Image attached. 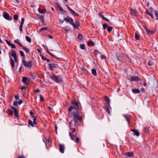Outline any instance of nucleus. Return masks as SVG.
Returning a JSON list of instances; mask_svg holds the SVG:
<instances>
[{
    "instance_id": "nucleus-1",
    "label": "nucleus",
    "mask_w": 158,
    "mask_h": 158,
    "mask_svg": "<svg viewBox=\"0 0 158 158\" xmlns=\"http://www.w3.org/2000/svg\"><path fill=\"white\" fill-rule=\"evenodd\" d=\"M71 117L73 118V120L74 121V123H76L77 120L81 121L82 120V117L81 116H79L78 114V111L73 112L71 113Z\"/></svg>"
},
{
    "instance_id": "nucleus-2",
    "label": "nucleus",
    "mask_w": 158,
    "mask_h": 158,
    "mask_svg": "<svg viewBox=\"0 0 158 158\" xmlns=\"http://www.w3.org/2000/svg\"><path fill=\"white\" fill-rule=\"evenodd\" d=\"M49 77L51 79L57 83H59L62 80V78L61 77H59L54 74H50Z\"/></svg>"
},
{
    "instance_id": "nucleus-3",
    "label": "nucleus",
    "mask_w": 158,
    "mask_h": 158,
    "mask_svg": "<svg viewBox=\"0 0 158 158\" xmlns=\"http://www.w3.org/2000/svg\"><path fill=\"white\" fill-rule=\"evenodd\" d=\"M22 63L23 64L24 66L27 68H31L32 66V61H29L27 63H26L25 60L24 59L23 60H22Z\"/></svg>"
},
{
    "instance_id": "nucleus-4",
    "label": "nucleus",
    "mask_w": 158,
    "mask_h": 158,
    "mask_svg": "<svg viewBox=\"0 0 158 158\" xmlns=\"http://www.w3.org/2000/svg\"><path fill=\"white\" fill-rule=\"evenodd\" d=\"M9 55H11V56L13 57L15 60L16 62L17 61V57L16 52L14 50H11V52H9Z\"/></svg>"
},
{
    "instance_id": "nucleus-5",
    "label": "nucleus",
    "mask_w": 158,
    "mask_h": 158,
    "mask_svg": "<svg viewBox=\"0 0 158 158\" xmlns=\"http://www.w3.org/2000/svg\"><path fill=\"white\" fill-rule=\"evenodd\" d=\"M129 80L131 81H135V82H137L139 81H141V79L139 77L135 76H131L130 79H129Z\"/></svg>"
},
{
    "instance_id": "nucleus-6",
    "label": "nucleus",
    "mask_w": 158,
    "mask_h": 158,
    "mask_svg": "<svg viewBox=\"0 0 158 158\" xmlns=\"http://www.w3.org/2000/svg\"><path fill=\"white\" fill-rule=\"evenodd\" d=\"M72 121H71L70 123V130H72V131L71 132H74L76 131V123H75L73 125L72 123Z\"/></svg>"
},
{
    "instance_id": "nucleus-7",
    "label": "nucleus",
    "mask_w": 158,
    "mask_h": 158,
    "mask_svg": "<svg viewBox=\"0 0 158 158\" xmlns=\"http://www.w3.org/2000/svg\"><path fill=\"white\" fill-rule=\"evenodd\" d=\"M3 17L6 19L8 20H11L12 19V17H10L9 14L6 12L4 11L3 12Z\"/></svg>"
},
{
    "instance_id": "nucleus-8",
    "label": "nucleus",
    "mask_w": 158,
    "mask_h": 158,
    "mask_svg": "<svg viewBox=\"0 0 158 158\" xmlns=\"http://www.w3.org/2000/svg\"><path fill=\"white\" fill-rule=\"evenodd\" d=\"M73 109L77 111V110L79 109L78 106L74 105L71 106L69 108L68 111L69 112H71Z\"/></svg>"
},
{
    "instance_id": "nucleus-9",
    "label": "nucleus",
    "mask_w": 158,
    "mask_h": 158,
    "mask_svg": "<svg viewBox=\"0 0 158 158\" xmlns=\"http://www.w3.org/2000/svg\"><path fill=\"white\" fill-rule=\"evenodd\" d=\"M30 115L32 116V117L33 118V120H34V123L35 124H36L37 123L36 121V120L37 119V117H35L34 113L31 111H30L29 112Z\"/></svg>"
},
{
    "instance_id": "nucleus-10",
    "label": "nucleus",
    "mask_w": 158,
    "mask_h": 158,
    "mask_svg": "<svg viewBox=\"0 0 158 158\" xmlns=\"http://www.w3.org/2000/svg\"><path fill=\"white\" fill-rule=\"evenodd\" d=\"M123 55L124 54L123 53L120 54L119 53H116V57L118 60L120 61L122 60L123 58Z\"/></svg>"
},
{
    "instance_id": "nucleus-11",
    "label": "nucleus",
    "mask_w": 158,
    "mask_h": 158,
    "mask_svg": "<svg viewBox=\"0 0 158 158\" xmlns=\"http://www.w3.org/2000/svg\"><path fill=\"white\" fill-rule=\"evenodd\" d=\"M67 7L68 10L71 12V13L74 15V16H78L79 14L76 13L69 6H67Z\"/></svg>"
},
{
    "instance_id": "nucleus-12",
    "label": "nucleus",
    "mask_w": 158,
    "mask_h": 158,
    "mask_svg": "<svg viewBox=\"0 0 158 158\" xmlns=\"http://www.w3.org/2000/svg\"><path fill=\"white\" fill-rule=\"evenodd\" d=\"M6 41L8 45L10 46L12 48H16L15 45L14 44H11L10 41L7 40H6Z\"/></svg>"
},
{
    "instance_id": "nucleus-13",
    "label": "nucleus",
    "mask_w": 158,
    "mask_h": 158,
    "mask_svg": "<svg viewBox=\"0 0 158 158\" xmlns=\"http://www.w3.org/2000/svg\"><path fill=\"white\" fill-rule=\"evenodd\" d=\"M59 148L60 151L62 153H63L64 152V145L61 144H59Z\"/></svg>"
},
{
    "instance_id": "nucleus-14",
    "label": "nucleus",
    "mask_w": 158,
    "mask_h": 158,
    "mask_svg": "<svg viewBox=\"0 0 158 158\" xmlns=\"http://www.w3.org/2000/svg\"><path fill=\"white\" fill-rule=\"evenodd\" d=\"M131 131L133 132L134 134L136 136H138L140 135L139 132L137 130L135 129H132Z\"/></svg>"
},
{
    "instance_id": "nucleus-15",
    "label": "nucleus",
    "mask_w": 158,
    "mask_h": 158,
    "mask_svg": "<svg viewBox=\"0 0 158 158\" xmlns=\"http://www.w3.org/2000/svg\"><path fill=\"white\" fill-rule=\"evenodd\" d=\"M125 156L129 157H132L134 155V154L133 152H126L125 153Z\"/></svg>"
},
{
    "instance_id": "nucleus-16",
    "label": "nucleus",
    "mask_w": 158,
    "mask_h": 158,
    "mask_svg": "<svg viewBox=\"0 0 158 158\" xmlns=\"http://www.w3.org/2000/svg\"><path fill=\"white\" fill-rule=\"evenodd\" d=\"M130 13L132 15H135L136 16H137V15L136 14V12L135 10L133 8H131V9L130 10Z\"/></svg>"
},
{
    "instance_id": "nucleus-17",
    "label": "nucleus",
    "mask_w": 158,
    "mask_h": 158,
    "mask_svg": "<svg viewBox=\"0 0 158 158\" xmlns=\"http://www.w3.org/2000/svg\"><path fill=\"white\" fill-rule=\"evenodd\" d=\"M48 65L50 68V69L51 70H53V68H55L56 67L55 64L53 63L52 64H49Z\"/></svg>"
},
{
    "instance_id": "nucleus-18",
    "label": "nucleus",
    "mask_w": 158,
    "mask_h": 158,
    "mask_svg": "<svg viewBox=\"0 0 158 158\" xmlns=\"http://www.w3.org/2000/svg\"><path fill=\"white\" fill-rule=\"evenodd\" d=\"M27 78L25 77H24L23 78L22 81L23 83H25L26 85H28L29 84V83L27 82Z\"/></svg>"
},
{
    "instance_id": "nucleus-19",
    "label": "nucleus",
    "mask_w": 158,
    "mask_h": 158,
    "mask_svg": "<svg viewBox=\"0 0 158 158\" xmlns=\"http://www.w3.org/2000/svg\"><path fill=\"white\" fill-rule=\"evenodd\" d=\"M145 30L147 32L148 34H149L152 35L153 33H154V32H155V31L154 30L149 31L147 28H146V29L145 28Z\"/></svg>"
},
{
    "instance_id": "nucleus-20",
    "label": "nucleus",
    "mask_w": 158,
    "mask_h": 158,
    "mask_svg": "<svg viewBox=\"0 0 158 158\" xmlns=\"http://www.w3.org/2000/svg\"><path fill=\"white\" fill-rule=\"evenodd\" d=\"M73 133L69 132V135L71 139L72 140H74L75 138V135L73 134Z\"/></svg>"
},
{
    "instance_id": "nucleus-21",
    "label": "nucleus",
    "mask_w": 158,
    "mask_h": 158,
    "mask_svg": "<svg viewBox=\"0 0 158 158\" xmlns=\"http://www.w3.org/2000/svg\"><path fill=\"white\" fill-rule=\"evenodd\" d=\"M132 92L135 94H139L140 93V91L139 89H132Z\"/></svg>"
},
{
    "instance_id": "nucleus-22",
    "label": "nucleus",
    "mask_w": 158,
    "mask_h": 158,
    "mask_svg": "<svg viewBox=\"0 0 158 158\" xmlns=\"http://www.w3.org/2000/svg\"><path fill=\"white\" fill-rule=\"evenodd\" d=\"M19 52H20V54L21 56L23 57L22 60H23V59H24V60H25V55H24V54L23 52L22 51H20Z\"/></svg>"
},
{
    "instance_id": "nucleus-23",
    "label": "nucleus",
    "mask_w": 158,
    "mask_h": 158,
    "mask_svg": "<svg viewBox=\"0 0 158 158\" xmlns=\"http://www.w3.org/2000/svg\"><path fill=\"white\" fill-rule=\"evenodd\" d=\"M10 64L12 67L13 68L15 67V63L13 59L11 58L10 60Z\"/></svg>"
},
{
    "instance_id": "nucleus-24",
    "label": "nucleus",
    "mask_w": 158,
    "mask_h": 158,
    "mask_svg": "<svg viewBox=\"0 0 158 158\" xmlns=\"http://www.w3.org/2000/svg\"><path fill=\"white\" fill-rule=\"evenodd\" d=\"M123 116L124 117H125V118H126L127 121L128 122V124H129V118H130V117L128 115H127V114H125V115H123Z\"/></svg>"
},
{
    "instance_id": "nucleus-25",
    "label": "nucleus",
    "mask_w": 158,
    "mask_h": 158,
    "mask_svg": "<svg viewBox=\"0 0 158 158\" xmlns=\"http://www.w3.org/2000/svg\"><path fill=\"white\" fill-rule=\"evenodd\" d=\"M14 42L15 43L18 44L20 47H23V45L21 44V43L19 42V40L18 39L14 40Z\"/></svg>"
},
{
    "instance_id": "nucleus-26",
    "label": "nucleus",
    "mask_w": 158,
    "mask_h": 158,
    "mask_svg": "<svg viewBox=\"0 0 158 158\" xmlns=\"http://www.w3.org/2000/svg\"><path fill=\"white\" fill-rule=\"evenodd\" d=\"M71 24L73 26L74 28L75 29H76V26L75 25V24L73 22V19H71L70 20V22Z\"/></svg>"
},
{
    "instance_id": "nucleus-27",
    "label": "nucleus",
    "mask_w": 158,
    "mask_h": 158,
    "mask_svg": "<svg viewBox=\"0 0 158 158\" xmlns=\"http://www.w3.org/2000/svg\"><path fill=\"white\" fill-rule=\"evenodd\" d=\"M71 24L73 26L74 28L75 29H76V26L75 25V24L73 22V19H71L70 20V22Z\"/></svg>"
},
{
    "instance_id": "nucleus-28",
    "label": "nucleus",
    "mask_w": 158,
    "mask_h": 158,
    "mask_svg": "<svg viewBox=\"0 0 158 158\" xmlns=\"http://www.w3.org/2000/svg\"><path fill=\"white\" fill-rule=\"evenodd\" d=\"M38 16L40 19L41 20L43 21L44 20V15H38Z\"/></svg>"
},
{
    "instance_id": "nucleus-29",
    "label": "nucleus",
    "mask_w": 158,
    "mask_h": 158,
    "mask_svg": "<svg viewBox=\"0 0 158 158\" xmlns=\"http://www.w3.org/2000/svg\"><path fill=\"white\" fill-rule=\"evenodd\" d=\"M72 19L70 17H67L64 18V20L67 22H70V20Z\"/></svg>"
},
{
    "instance_id": "nucleus-30",
    "label": "nucleus",
    "mask_w": 158,
    "mask_h": 158,
    "mask_svg": "<svg viewBox=\"0 0 158 158\" xmlns=\"http://www.w3.org/2000/svg\"><path fill=\"white\" fill-rule=\"evenodd\" d=\"M46 9H44L43 10H41L40 9H38V11L41 14H43L44 13V12H46Z\"/></svg>"
},
{
    "instance_id": "nucleus-31",
    "label": "nucleus",
    "mask_w": 158,
    "mask_h": 158,
    "mask_svg": "<svg viewBox=\"0 0 158 158\" xmlns=\"http://www.w3.org/2000/svg\"><path fill=\"white\" fill-rule=\"evenodd\" d=\"M28 123L29 125H31V126L33 127L34 126V125H35L34 123V122H33L30 119H29L28 121Z\"/></svg>"
},
{
    "instance_id": "nucleus-32",
    "label": "nucleus",
    "mask_w": 158,
    "mask_h": 158,
    "mask_svg": "<svg viewBox=\"0 0 158 158\" xmlns=\"http://www.w3.org/2000/svg\"><path fill=\"white\" fill-rule=\"evenodd\" d=\"M23 48V49L25 50L26 52L27 53H29L30 52V50L28 48H26L25 47H24L23 46V47H22Z\"/></svg>"
},
{
    "instance_id": "nucleus-33",
    "label": "nucleus",
    "mask_w": 158,
    "mask_h": 158,
    "mask_svg": "<svg viewBox=\"0 0 158 158\" xmlns=\"http://www.w3.org/2000/svg\"><path fill=\"white\" fill-rule=\"evenodd\" d=\"M92 73L94 76L97 75V72L96 70L95 69H93L92 70Z\"/></svg>"
},
{
    "instance_id": "nucleus-34",
    "label": "nucleus",
    "mask_w": 158,
    "mask_h": 158,
    "mask_svg": "<svg viewBox=\"0 0 158 158\" xmlns=\"http://www.w3.org/2000/svg\"><path fill=\"white\" fill-rule=\"evenodd\" d=\"M72 104L74 106H78L79 105L78 102L75 101H73L72 102Z\"/></svg>"
},
{
    "instance_id": "nucleus-35",
    "label": "nucleus",
    "mask_w": 158,
    "mask_h": 158,
    "mask_svg": "<svg viewBox=\"0 0 158 158\" xmlns=\"http://www.w3.org/2000/svg\"><path fill=\"white\" fill-rule=\"evenodd\" d=\"M135 39L137 40H139L140 39L139 36V35L136 33H135Z\"/></svg>"
},
{
    "instance_id": "nucleus-36",
    "label": "nucleus",
    "mask_w": 158,
    "mask_h": 158,
    "mask_svg": "<svg viewBox=\"0 0 158 158\" xmlns=\"http://www.w3.org/2000/svg\"><path fill=\"white\" fill-rule=\"evenodd\" d=\"M26 39L27 41L29 43H31V38L28 36H26Z\"/></svg>"
},
{
    "instance_id": "nucleus-37",
    "label": "nucleus",
    "mask_w": 158,
    "mask_h": 158,
    "mask_svg": "<svg viewBox=\"0 0 158 158\" xmlns=\"http://www.w3.org/2000/svg\"><path fill=\"white\" fill-rule=\"evenodd\" d=\"M14 116L15 117H17L18 118H19V115H18V112L17 111V110H16L15 111H14Z\"/></svg>"
},
{
    "instance_id": "nucleus-38",
    "label": "nucleus",
    "mask_w": 158,
    "mask_h": 158,
    "mask_svg": "<svg viewBox=\"0 0 158 158\" xmlns=\"http://www.w3.org/2000/svg\"><path fill=\"white\" fill-rule=\"evenodd\" d=\"M104 100L108 102V103L110 102V99L107 96H104Z\"/></svg>"
},
{
    "instance_id": "nucleus-39",
    "label": "nucleus",
    "mask_w": 158,
    "mask_h": 158,
    "mask_svg": "<svg viewBox=\"0 0 158 158\" xmlns=\"http://www.w3.org/2000/svg\"><path fill=\"white\" fill-rule=\"evenodd\" d=\"M113 28V27H112L108 26L107 28V30L109 32H110L112 31Z\"/></svg>"
},
{
    "instance_id": "nucleus-40",
    "label": "nucleus",
    "mask_w": 158,
    "mask_h": 158,
    "mask_svg": "<svg viewBox=\"0 0 158 158\" xmlns=\"http://www.w3.org/2000/svg\"><path fill=\"white\" fill-rule=\"evenodd\" d=\"M155 15L156 19L158 20V12L157 11H155Z\"/></svg>"
},
{
    "instance_id": "nucleus-41",
    "label": "nucleus",
    "mask_w": 158,
    "mask_h": 158,
    "mask_svg": "<svg viewBox=\"0 0 158 158\" xmlns=\"http://www.w3.org/2000/svg\"><path fill=\"white\" fill-rule=\"evenodd\" d=\"M31 76L32 77L33 79H35V74L34 73H31Z\"/></svg>"
},
{
    "instance_id": "nucleus-42",
    "label": "nucleus",
    "mask_w": 158,
    "mask_h": 158,
    "mask_svg": "<svg viewBox=\"0 0 158 158\" xmlns=\"http://www.w3.org/2000/svg\"><path fill=\"white\" fill-rule=\"evenodd\" d=\"M78 37L80 40H82L83 39V37L81 34H79Z\"/></svg>"
},
{
    "instance_id": "nucleus-43",
    "label": "nucleus",
    "mask_w": 158,
    "mask_h": 158,
    "mask_svg": "<svg viewBox=\"0 0 158 158\" xmlns=\"http://www.w3.org/2000/svg\"><path fill=\"white\" fill-rule=\"evenodd\" d=\"M75 25L76 26V29H77L78 27L80 26L79 23L78 21H75Z\"/></svg>"
},
{
    "instance_id": "nucleus-44",
    "label": "nucleus",
    "mask_w": 158,
    "mask_h": 158,
    "mask_svg": "<svg viewBox=\"0 0 158 158\" xmlns=\"http://www.w3.org/2000/svg\"><path fill=\"white\" fill-rule=\"evenodd\" d=\"M88 44L89 45L93 46L94 44V43L92 41H89L88 42Z\"/></svg>"
},
{
    "instance_id": "nucleus-45",
    "label": "nucleus",
    "mask_w": 158,
    "mask_h": 158,
    "mask_svg": "<svg viewBox=\"0 0 158 158\" xmlns=\"http://www.w3.org/2000/svg\"><path fill=\"white\" fill-rule=\"evenodd\" d=\"M8 114L10 115L13 114V112L10 110H8Z\"/></svg>"
},
{
    "instance_id": "nucleus-46",
    "label": "nucleus",
    "mask_w": 158,
    "mask_h": 158,
    "mask_svg": "<svg viewBox=\"0 0 158 158\" xmlns=\"http://www.w3.org/2000/svg\"><path fill=\"white\" fill-rule=\"evenodd\" d=\"M48 29V28L47 27H44L40 29V31H42L44 30H47Z\"/></svg>"
},
{
    "instance_id": "nucleus-47",
    "label": "nucleus",
    "mask_w": 158,
    "mask_h": 158,
    "mask_svg": "<svg viewBox=\"0 0 158 158\" xmlns=\"http://www.w3.org/2000/svg\"><path fill=\"white\" fill-rule=\"evenodd\" d=\"M153 64V62L151 61H149L148 63V65L149 66H152Z\"/></svg>"
},
{
    "instance_id": "nucleus-48",
    "label": "nucleus",
    "mask_w": 158,
    "mask_h": 158,
    "mask_svg": "<svg viewBox=\"0 0 158 158\" xmlns=\"http://www.w3.org/2000/svg\"><path fill=\"white\" fill-rule=\"evenodd\" d=\"M80 47L82 49H85V45L84 44H81L80 45Z\"/></svg>"
},
{
    "instance_id": "nucleus-49",
    "label": "nucleus",
    "mask_w": 158,
    "mask_h": 158,
    "mask_svg": "<svg viewBox=\"0 0 158 158\" xmlns=\"http://www.w3.org/2000/svg\"><path fill=\"white\" fill-rule=\"evenodd\" d=\"M106 111L109 114H110V111L109 110V108L107 107L106 108Z\"/></svg>"
},
{
    "instance_id": "nucleus-50",
    "label": "nucleus",
    "mask_w": 158,
    "mask_h": 158,
    "mask_svg": "<svg viewBox=\"0 0 158 158\" xmlns=\"http://www.w3.org/2000/svg\"><path fill=\"white\" fill-rule=\"evenodd\" d=\"M40 100L41 101H43L44 100V98L43 96L41 94L40 95Z\"/></svg>"
},
{
    "instance_id": "nucleus-51",
    "label": "nucleus",
    "mask_w": 158,
    "mask_h": 158,
    "mask_svg": "<svg viewBox=\"0 0 158 158\" xmlns=\"http://www.w3.org/2000/svg\"><path fill=\"white\" fill-rule=\"evenodd\" d=\"M47 52L50 55H51V56H54V57L56 58L57 59H59V58L58 57H56L55 55H52V54L50 52H49L48 51V50L47 51Z\"/></svg>"
},
{
    "instance_id": "nucleus-52",
    "label": "nucleus",
    "mask_w": 158,
    "mask_h": 158,
    "mask_svg": "<svg viewBox=\"0 0 158 158\" xmlns=\"http://www.w3.org/2000/svg\"><path fill=\"white\" fill-rule=\"evenodd\" d=\"M18 104V101H14L13 103V105L14 106H17Z\"/></svg>"
},
{
    "instance_id": "nucleus-53",
    "label": "nucleus",
    "mask_w": 158,
    "mask_h": 158,
    "mask_svg": "<svg viewBox=\"0 0 158 158\" xmlns=\"http://www.w3.org/2000/svg\"><path fill=\"white\" fill-rule=\"evenodd\" d=\"M80 139L79 138V137H77L76 138V142L78 143L80 141Z\"/></svg>"
},
{
    "instance_id": "nucleus-54",
    "label": "nucleus",
    "mask_w": 158,
    "mask_h": 158,
    "mask_svg": "<svg viewBox=\"0 0 158 158\" xmlns=\"http://www.w3.org/2000/svg\"><path fill=\"white\" fill-rule=\"evenodd\" d=\"M103 29H105L106 28V27H108L106 24H104L103 25Z\"/></svg>"
},
{
    "instance_id": "nucleus-55",
    "label": "nucleus",
    "mask_w": 158,
    "mask_h": 158,
    "mask_svg": "<svg viewBox=\"0 0 158 158\" xmlns=\"http://www.w3.org/2000/svg\"><path fill=\"white\" fill-rule=\"evenodd\" d=\"M99 15L102 17V18L103 19H104L105 17L104 16V15H103L101 13H99Z\"/></svg>"
},
{
    "instance_id": "nucleus-56",
    "label": "nucleus",
    "mask_w": 158,
    "mask_h": 158,
    "mask_svg": "<svg viewBox=\"0 0 158 158\" xmlns=\"http://www.w3.org/2000/svg\"><path fill=\"white\" fill-rule=\"evenodd\" d=\"M43 141H44V142H45V143H47V141L48 142H50V141H51V139H50V138H48V140L47 141L46 140H45V141L44 140V139H43Z\"/></svg>"
},
{
    "instance_id": "nucleus-57",
    "label": "nucleus",
    "mask_w": 158,
    "mask_h": 158,
    "mask_svg": "<svg viewBox=\"0 0 158 158\" xmlns=\"http://www.w3.org/2000/svg\"><path fill=\"white\" fill-rule=\"evenodd\" d=\"M14 19L15 20H17L18 18V16L17 15H15L14 17Z\"/></svg>"
},
{
    "instance_id": "nucleus-58",
    "label": "nucleus",
    "mask_w": 158,
    "mask_h": 158,
    "mask_svg": "<svg viewBox=\"0 0 158 158\" xmlns=\"http://www.w3.org/2000/svg\"><path fill=\"white\" fill-rule=\"evenodd\" d=\"M24 19L23 18H22L21 19V23L20 24L23 25L24 23Z\"/></svg>"
},
{
    "instance_id": "nucleus-59",
    "label": "nucleus",
    "mask_w": 158,
    "mask_h": 158,
    "mask_svg": "<svg viewBox=\"0 0 158 158\" xmlns=\"http://www.w3.org/2000/svg\"><path fill=\"white\" fill-rule=\"evenodd\" d=\"M98 51L97 50H95L94 51V53L96 56H97V54H98Z\"/></svg>"
},
{
    "instance_id": "nucleus-60",
    "label": "nucleus",
    "mask_w": 158,
    "mask_h": 158,
    "mask_svg": "<svg viewBox=\"0 0 158 158\" xmlns=\"http://www.w3.org/2000/svg\"><path fill=\"white\" fill-rule=\"evenodd\" d=\"M41 56V57L42 59L43 60H45L47 59V58L44 56H43L42 55Z\"/></svg>"
},
{
    "instance_id": "nucleus-61",
    "label": "nucleus",
    "mask_w": 158,
    "mask_h": 158,
    "mask_svg": "<svg viewBox=\"0 0 158 158\" xmlns=\"http://www.w3.org/2000/svg\"><path fill=\"white\" fill-rule=\"evenodd\" d=\"M15 98L16 99L18 100L19 98V96L18 95H16L15 96Z\"/></svg>"
},
{
    "instance_id": "nucleus-62",
    "label": "nucleus",
    "mask_w": 158,
    "mask_h": 158,
    "mask_svg": "<svg viewBox=\"0 0 158 158\" xmlns=\"http://www.w3.org/2000/svg\"><path fill=\"white\" fill-rule=\"evenodd\" d=\"M18 104L21 105L23 103V101L22 100H20L19 101H18Z\"/></svg>"
},
{
    "instance_id": "nucleus-63",
    "label": "nucleus",
    "mask_w": 158,
    "mask_h": 158,
    "mask_svg": "<svg viewBox=\"0 0 158 158\" xmlns=\"http://www.w3.org/2000/svg\"><path fill=\"white\" fill-rule=\"evenodd\" d=\"M40 91V90L38 89H36L34 90V91L35 92H39Z\"/></svg>"
},
{
    "instance_id": "nucleus-64",
    "label": "nucleus",
    "mask_w": 158,
    "mask_h": 158,
    "mask_svg": "<svg viewBox=\"0 0 158 158\" xmlns=\"http://www.w3.org/2000/svg\"><path fill=\"white\" fill-rule=\"evenodd\" d=\"M11 109L13 110L14 111H16V110H17V109L16 108L13 107H12Z\"/></svg>"
}]
</instances>
